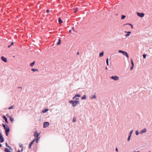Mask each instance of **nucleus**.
Instances as JSON below:
<instances>
[{"mask_svg":"<svg viewBox=\"0 0 152 152\" xmlns=\"http://www.w3.org/2000/svg\"><path fill=\"white\" fill-rule=\"evenodd\" d=\"M58 21L59 23H62V20H61V18H59L58 19Z\"/></svg>","mask_w":152,"mask_h":152,"instance_id":"aec40b11","label":"nucleus"},{"mask_svg":"<svg viewBox=\"0 0 152 152\" xmlns=\"http://www.w3.org/2000/svg\"><path fill=\"white\" fill-rule=\"evenodd\" d=\"M129 25L130 26H131V28H133V25L131 24H130V23H127V24H125L124 25V26L125 25Z\"/></svg>","mask_w":152,"mask_h":152,"instance_id":"b1692460","label":"nucleus"},{"mask_svg":"<svg viewBox=\"0 0 152 152\" xmlns=\"http://www.w3.org/2000/svg\"><path fill=\"white\" fill-rule=\"evenodd\" d=\"M151 152V151H149V152Z\"/></svg>","mask_w":152,"mask_h":152,"instance_id":"052dcab7","label":"nucleus"},{"mask_svg":"<svg viewBox=\"0 0 152 152\" xmlns=\"http://www.w3.org/2000/svg\"><path fill=\"white\" fill-rule=\"evenodd\" d=\"M39 138H36V142L37 143H38L39 142Z\"/></svg>","mask_w":152,"mask_h":152,"instance_id":"c85d7f7f","label":"nucleus"},{"mask_svg":"<svg viewBox=\"0 0 152 152\" xmlns=\"http://www.w3.org/2000/svg\"><path fill=\"white\" fill-rule=\"evenodd\" d=\"M72 29L74 30V27H72Z\"/></svg>","mask_w":152,"mask_h":152,"instance_id":"5fc2aeb1","label":"nucleus"},{"mask_svg":"<svg viewBox=\"0 0 152 152\" xmlns=\"http://www.w3.org/2000/svg\"><path fill=\"white\" fill-rule=\"evenodd\" d=\"M31 70L33 72L38 71V70L37 69H32Z\"/></svg>","mask_w":152,"mask_h":152,"instance_id":"f3484780","label":"nucleus"},{"mask_svg":"<svg viewBox=\"0 0 152 152\" xmlns=\"http://www.w3.org/2000/svg\"><path fill=\"white\" fill-rule=\"evenodd\" d=\"M50 125V124L48 122H44L43 124V127L44 128L47 127Z\"/></svg>","mask_w":152,"mask_h":152,"instance_id":"7ed1b4c3","label":"nucleus"},{"mask_svg":"<svg viewBox=\"0 0 152 152\" xmlns=\"http://www.w3.org/2000/svg\"><path fill=\"white\" fill-rule=\"evenodd\" d=\"M86 99V96L85 95H83V96L82 97L81 99Z\"/></svg>","mask_w":152,"mask_h":152,"instance_id":"a211bd4d","label":"nucleus"},{"mask_svg":"<svg viewBox=\"0 0 152 152\" xmlns=\"http://www.w3.org/2000/svg\"><path fill=\"white\" fill-rule=\"evenodd\" d=\"M1 60L5 62H7V58L5 57H4L3 56H2L1 57Z\"/></svg>","mask_w":152,"mask_h":152,"instance_id":"1a4fd4ad","label":"nucleus"},{"mask_svg":"<svg viewBox=\"0 0 152 152\" xmlns=\"http://www.w3.org/2000/svg\"><path fill=\"white\" fill-rule=\"evenodd\" d=\"M133 152H140L139 151H133Z\"/></svg>","mask_w":152,"mask_h":152,"instance_id":"864d4df0","label":"nucleus"},{"mask_svg":"<svg viewBox=\"0 0 152 152\" xmlns=\"http://www.w3.org/2000/svg\"><path fill=\"white\" fill-rule=\"evenodd\" d=\"M6 115L7 116V117H8L9 118L10 116H9L8 115V114H7Z\"/></svg>","mask_w":152,"mask_h":152,"instance_id":"09e8293b","label":"nucleus"},{"mask_svg":"<svg viewBox=\"0 0 152 152\" xmlns=\"http://www.w3.org/2000/svg\"><path fill=\"white\" fill-rule=\"evenodd\" d=\"M5 132V133H6V135L7 136H8V134L9 132Z\"/></svg>","mask_w":152,"mask_h":152,"instance_id":"c9c22d12","label":"nucleus"},{"mask_svg":"<svg viewBox=\"0 0 152 152\" xmlns=\"http://www.w3.org/2000/svg\"><path fill=\"white\" fill-rule=\"evenodd\" d=\"M137 15L140 17H143L144 15V14L143 13H139L137 12Z\"/></svg>","mask_w":152,"mask_h":152,"instance_id":"0eeeda50","label":"nucleus"},{"mask_svg":"<svg viewBox=\"0 0 152 152\" xmlns=\"http://www.w3.org/2000/svg\"><path fill=\"white\" fill-rule=\"evenodd\" d=\"M71 30H70L69 31V33H71Z\"/></svg>","mask_w":152,"mask_h":152,"instance_id":"603ef678","label":"nucleus"},{"mask_svg":"<svg viewBox=\"0 0 152 152\" xmlns=\"http://www.w3.org/2000/svg\"><path fill=\"white\" fill-rule=\"evenodd\" d=\"M23 151V149H22L21 150V151Z\"/></svg>","mask_w":152,"mask_h":152,"instance_id":"bf43d9fd","label":"nucleus"},{"mask_svg":"<svg viewBox=\"0 0 152 152\" xmlns=\"http://www.w3.org/2000/svg\"><path fill=\"white\" fill-rule=\"evenodd\" d=\"M39 134L40 133H38L37 131H36L34 133V136L35 137V138H38Z\"/></svg>","mask_w":152,"mask_h":152,"instance_id":"39448f33","label":"nucleus"},{"mask_svg":"<svg viewBox=\"0 0 152 152\" xmlns=\"http://www.w3.org/2000/svg\"><path fill=\"white\" fill-rule=\"evenodd\" d=\"M35 63V61H34L32 63H31L30 64V66H32L34 65Z\"/></svg>","mask_w":152,"mask_h":152,"instance_id":"412c9836","label":"nucleus"},{"mask_svg":"<svg viewBox=\"0 0 152 152\" xmlns=\"http://www.w3.org/2000/svg\"><path fill=\"white\" fill-rule=\"evenodd\" d=\"M14 44V42H12L11 43V44L10 45L11 46H12Z\"/></svg>","mask_w":152,"mask_h":152,"instance_id":"79ce46f5","label":"nucleus"},{"mask_svg":"<svg viewBox=\"0 0 152 152\" xmlns=\"http://www.w3.org/2000/svg\"><path fill=\"white\" fill-rule=\"evenodd\" d=\"M61 43V40L60 39H58V42H57V45H58L60 44Z\"/></svg>","mask_w":152,"mask_h":152,"instance_id":"5701e85b","label":"nucleus"},{"mask_svg":"<svg viewBox=\"0 0 152 152\" xmlns=\"http://www.w3.org/2000/svg\"><path fill=\"white\" fill-rule=\"evenodd\" d=\"M2 145L0 143V147H2Z\"/></svg>","mask_w":152,"mask_h":152,"instance_id":"8fccbe9b","label":"nucleus"},{"mask_svg":"<svg viewBox=\"0 0 152 152\" xmlns=\"http://www.w3.org/2000/svg\"><path fill=\"white\" fill-rule=\"evenodd\" d=\"M105 69H107V67H106V68H105Z\"/></svg>","mask_w":152,"mask_h":152,"instance_id":"13d9d810","label":"nucleus"},{"mask_svg":"<svg viewBox=\"0 0 152 152\" xmlns=\"http://www.w3.org/2000/svg\"><path fill=\"white\" fill-rule=\"evenodd\" d=\"M4 129L5 130V132H10V129L9 128V127L7 125H6V126L4 128Z\"/></svg>","mask_w":152,"mask_h":152,"instance_id":"6e6552de","label":"nucleus"},{"mask_svg":"<svg viewBox=\"0 0 152 152\" xmlns=\"http://www.w3.org/2000/svg\"><path fill=\"white\" fill-rule=\"evenodd\" d=\"M69 102L72 104L73 107L76 106L77 104H80L79 102L77 101L71 100L69 101Z\"/></svg>","mask_w":152,"mask_h":152,"instance_id":"f257e3e1","label":"nucleus"},{"mask_svg":"<svg viewBox=\"0 0 152 152\" xmlns=\"http://www.w3.org/2000/svg\"><path fill=\"white\" fill-rule=\"evenodd\" d=\"M4 141V139L2 136V134L0 132V142L2 143Z\"/></svg>","mask_w":152,"mask_h":152,"instance_id":"20e7f679","label":"nucleus"},{"mask_svg":"<svg viewBox=\"0 0 152 152\" xmlns=\"http://www.w3.org/2000/svg\"><path fill=\"white\" fill-rule=\"evenodd\" d=\"M91 99H96V96L95 95V94L93 96L91 97Z\"/></svg>","mask_w":152,"mask_h":152,"instance_id":"6ab92c4d","label":"nucleus"},{"mask_svg":"<svg viewBox=\"0 0 152 152\" xmlns=\"http://www.w3.org/2000/svg\"><path fill=\"white\" fill-rule=\"evenodd\" d=\"M17 152H19V150H18L17 151Z\"/></svg>","mask_w":152,"mask_h":152,"instance_id":"4d7b16f0","label":"nucleus"},{"mask_svg":"<svg viewBox=\"0 0 152 152\" xmlns=\"http://www.w3.org/2000/svg\"><path fill=\"white\" fill-rule=\"evenodd\" d=\"M104 55V52L100 53L99 54V56L101 57Z\"/></svg>","mask_w":152,"mask_h":152,"instance_id":"dca6fc26","label":"nucleus"},{"mask_svg":"<svg viewBox=\"0 0 152 152\" xmlns=\"http://www.w3.org/2000/svg\"><path fill=\"white\" fill-rule=\"evenodd\" d=\"M131 62L132 64V66L130 68V69L131 70H132L133 69V68L134 66V63L133 61V60L132 58L131 59Z\"/></svg>","mask_w":152,"mask_h":152,"instance_id":"9d476101","label":"nucleus"},{"mask_svg":"<svg viewBox=\"0 0 152 152\" xmlns=\"http://www.w3.org/2000/svg\"><path fill=\"white\" fill-rule=\"evenodd\" d=\"M85 152H86L85 151Z\"/></svg>","mask_w":152,"mask_h":152,"instance_id":"e2e57ef3","label":"nucleus"},{"mask_svg":"<svg viewBox=\"0 0 152 152\" xmlns=\"http://www.w3.org/2000/svg\"><path fill=\"white\" fill-rule=\"evenodd\" d=\"M132 132H133V130H132L129 132V135H130L131 136V134H132Z\"/></svg>","mask_w":152,"mask_h":152,"instance_id":"f704fd0d","label":"nucleus"},{"mask_svg":"<svg viewBox=\"0 0 152 152\" xmlns=\"http://www.w3.org/2000/svg\"><path fill=\"white\" fill-rule=\"evenodd\" d=\"M33 143L31 142L28 145L29 148H30L31 146L33 144Z\"/></svg>","mask_w":152,"mask_h":152,"instance_id":"a878e982","label":"nucleus"},{"mask_svg":"<svg viewBox=\"0 0 152 152\" xmlns=\"http://www.w3.org/2000/svg\"><path fill=\"white\" fill-rule=\"evenodd\" d=\"M2 126L4 128H5L6 126L5 124H2Z\"/></svg>","mask_w":152,"mask_h":152,"instance_id":"e433bc0d","label":"nucleus"},{"mask_svg":"<svg viewBox=\"0 0 152 152\" xmlns=\"http://www.w3.org/2000/svg\"><path fill=\"white\" fill-rule=\"evenodd\" d=\"M3 118L5 120L6 123L8 124V122L7 118V117L5 115H4L3 116Z\"/></svg>","mask_w":152,"mask_h":152,"instance_id":"f8f14e48","label":"nucleus"},{"mask_svg":"<svg viewBox=\"0 0 152 152\" xmlns=\"http://www.w3.org/2000/svg\"><path fill=\"white\" fill-rule=\"evenodd\" d=\"M125 33H127V34L125 35V36L126 37H127L128 36H129L130 34L131 33V31H128V32L125 31Z\"/></svg>","mask_w":152,"mask_h":152,"instance_id":"9b49d317","label":"nucleus"},{"mask_svg":"<svg viewBox=\"0 0 152 152\" xmlns=\"http://www.w3.org/2000/svg\"><path fill=\"white\" fill-rule=\"evenodd\" d=\"M19 152H20V151H19Z\"/></svg>","mask_w":152,"mask_h":152,"instance_id":"680f3d73","label":"nucleus"},{"mask_svg":"<svg viewBox=\"0 0 152 152\" xmlns=\"http://www.w3.org/2000/svg\"><path fill=\"white\" fill-rule=\"evenodd\" d=\"M76 121V118L75 117H74L73 118V120H72V122H75Z\"/></svg>","mask_w":152,"mask_h":152,"instance_id":"4be33fe9","label":"nucleus"},{"mask_svg":"<svg viewBox=\"0 0 152 152\" xmlns=\"http://www.w3.org/2000/svg\"><path fill=\"white\" fill-rule=\"evenodd\" d=\"M139 133L137 130L136 131L135 134L136 135H138L139 134Z\"/></svg>","mask_w":152,"mask_h":152,"instance_id":"72a5a7b5","label":"nucleus"},{"mask_svg":"<svg viewBox=\"0 0 152 152\" xmlns=\"http://www.w3.org/2000/svg\"><path fill=\"white\" fill-rule=\"evenodd\" d=\"M77 10H78V8H77L76 7V8H75V10L74 11V12L75 13H76L77 12Z\"/></svg>","mask_w":152,"mask_h":152,"instance_id":"4c0bfd02","label":"nucleus"},{"mask_svg":"<svg viewBox=\"0 0 152 152\" xmlns=\"http://www.w3.org/2000/svg\"><path fill=\"white\" fill-rule=\"evenodd\" d=\"M147 132V130L146 128H144L140 132V133L141 134H142L144 133H145L146 132Z\"/></svg>","mask_w":152,"mask_h":152,"instance_id":"423d86ee","label":"nucleus"},{"mask_svg":"<svg viewBox=\"0 0 152 152\" xmlns=\"http://www.w3.org/2000/svg\"><path fill=\"white\" fill-rule=\"evenodd\" d=\"M125 17H126V16L125 15H122L121 16V19H124L125 18Z\"/></svg>","mask_w":152,"mask_h":152,"instance_id":"7c9ffc66","label":"nucleus"},{"mask_svg":"<svg viewBox=\"0 0 152 152\" xmlns=\"http://www.w3.org/2000/svg\"><path fill=\"white\" fill-rule=\"evenodd\" d=\"M49 11H49V10H46V12H47V13H49Z\"/></svg>","mask_w":152,"mask_h":152,"instance_id":"37998d69","label":"nucleus"},{"mask_svg":"<svg viewBox=\"0 0 152 152\" xmlns=\"http://www.w3.org/2000/svg\"><path fill=\"white\" fill-rule=\"evenodd\" d=\"M13 108H14L13 106L12 105V106H11L10 107H9L8 109L9 110H10V109H12Z\"/></svg>","mask_w":152,"mask_h":152,"instance_id":"473e14b6","label":"nucleus"},{"mask_svg":"<svg viewBox=\"0 0 152 152\" xmlns=\"http://www.w3.org/2000/svg\"><path fill=\"white\" fill-rule=\"evenodd\" d=\"M5 145L7 147L9 148L10 149V150H12V148L10 146L7 144V142H6L5 143Z\"/></svg>","mask_w":152,"mask_h":152,"instance_id":"2eb2a0df","label":"nucleus"},{"mask_svg":"<svg viewBox=\"0 0 152 152\" xmlns=\"http://www.w3.org/2000/svg\"><path fill=\"white\" fill-rule=\"evenodd\" d=\"M124 55L125 56L127 57V58H129V56L128 54L126 52L125 54H124Z\"/></svg>","mask_w":152,"mask_h":152,"instance_id":"393cba45","label":"nucleus"},{"mask_svg":"<svg viewBox=\"0 0 152 152\" xmlns=\"http://www.w3.org/2000/svg\"><path fill=\"white\" fill-rule=\"evenodd\" d=\"M115 151H117V152L118 151V149L117 148H115Z\"/></svg>","mask_w":152,"mask_h":152,"instance_id":"c03bdc74","label":"nucleus"},{"mask_svg":"<svg viewBox=\"0 0 152 152\" xmlns=\"http://www.w3.org/2000/svg\"><path fill=\"white\" fill-rule=\"evenodd\" d=\"M75 95V96L78 97H80L81 96V95H80L78 94H76Z\"/></svg>","mask_w":152,"mask_h":152,"instance_id":"cd10ccee","label":"nucleus"},{"mask_svg":"<svg viewBox=\"0 0 152 152\" xmlns=\"http://www.w3.org/2000/svg\"><path fill=\"white\" fill-rule=\"evenodd\" d=\"M118 52L120 53H122L123 55H124V54H125L126 53V52L125 51H124L122 50H118Z\"/></svg>","mask_w":152,"mask_h":152,"instance_id":"ddd939ff","label":"nucleus"},{"mask_svg":"<svg viewBox=\"0 0 152 152\" xmlns=\"http://www.w3.org/2000/svg\"><path fill=\"white\" fill-rule=\"evenodd\" d=\"M20 88L21 89H22V87H20Z\"/></svg>","mask_w":152,"mask_h":152,"instance_id":"6e6d98bb","label":"nucleus"},{"mask_svg":"<svg viewBox=\"0 0 152 152\" xmlns=\"http://www.w3.org/2000/svg\"><path fill=\"white\" fill-rule=\"evenodd\" d=\"M36 140V138H35L32 141H31V142H32L33 143V142L35 141Z\"/></svg>","mask_w":152,"mask_h":152,"instance_id":"a19ab883","label":"nucleus"},{"mask_svg":"<svg viewBox=\"0 0 152 152\" xmlns=\"http://www.w3.org/2000/svg\"><path fill=\"white\" fill-rule=\"evenodd\" d=\"M146 55H145V54H143L142 55V56L144 58H146Z\"/></svg>","mask_w":152,"mask_h":152,"instance_id":"58836bf2","label":"nucleus"},{"mask_svg":"<svg viewBox=\"0 0 152 152\" xmlns=\"http://www.w3.org/2000/svg\"><path fill=\"white\" fill-rule=\"evenodd\" d=\"M110 78L115 81H117L119 80V77L116 75L112 76L110 77Z\"/></svg>","mask_w":152,"mask_h":152,"instance_id":"f03ea898","label":"nucleus"},{"mask_svg":"<svg viewBox=\"0 0 152 152\" xmlns=\"http://www.w3.org/2000/svg\"><path fill=\"white\" fill-rule=\"evenodd\" d=\"M76 97V96H75H75H74L73 98H72V99H74Z\"/></svg>","mask_w":152,"mask_h":152,"instance_id":"49530a36","label":"nucleus"},{"mask_svg":"<svg viewBox=\"0 0 152 152\" xmlns=\"http://www.w3.org/2000/svg\"><path fill=\"white\" fill-rule=\"evenodd\" d=\"M49 110L48 108H45L42 111V113H45L47 112Z\"/></svg>","mask_w":152,"mask_h":152,"instance_id":"4468645a","label":"nucleus"},{"mask_svg":"<svg viewBox=\"0 0 152 152\" xmlns=\"http://www.w3.org/2000/svg\"><path fill=\"white\" fill-rule=\"evenodd\" d=\"M23 147V146H22V145H20V147Z\"/></svg>","mask_w":152,"mask_h":152,"instance_id":"de8ad7c7","label":"nucleus"},{"mask_svg":"<svg viewBox=\"0 0 152 152\" xmlns=\"http://www.w3.org/2000/svg\"><path fill=\"white\" fill-rule=\"evenodd\" d=\"M131 137V136H130V135H129L128 137V138H127V141H129L130 140V137Z\"/></svg>","mask_w":152,"mask_h":152,"instance_id":"c756f323","label":"nucleus"},{"mask_svg":"<svg viewBox=\"0 0 152 152\" xmlns=\"http://www.w3.org/2000/svg\"><path fill=\"white\" fill-rule=\"evenodd\" d=\"M77 101L78 102H79V99L78 98H76L75 99V100Z\"/></svg>","mask_w":152,"mask_h":152,"instance_id":"ea45409f","label":"nucleus"},{"mask_svg":"<svg viewBox=\"0 0 152 152\" xmlns=\"http://www.w3.org/2000/svg\"><path fill=\"white\" fill-rule=\"evenodd\" d=\"M11 46L10 45H8V46L7 47H8V48H10L11 47Z\"/></svg>","mask_w":152,"mask_h":152,"instance_id":"a18cd8bd","label":"nucleus"},{"mask_svg":"<svg viewBox=\"0 0 152 152\" xmlns=\"http://www.w3.org/2000/svg\"><path fill=\"white\" fill-rule=\"evenodd\" d=\"M108 61H109V59H108V58H107V59H106V63H107V65L108 66H109Z\"/></svg>","mask_w":152,"mask_h":152,"instance_id":"bb28decb","label":"nucleus"},{"mask_svg":"<svg viewBox=\"0 0 152 152\" xmlns=\"http://www.w3.org/2000/svg\"><path fill=\"white\" fill-rule=\"evenodd\" d=\"M77 55H79V52H77Z\"/></svg>","mask_w":152,"mask_h":152,"instance_id":"3c124183","label":"nucleus"},{"mask_svg":"<svg viewBox=\"0 0 152 152\" xmlns=\"http://www.w3.org/2000/svg\"><path fill=\"white\" fill-rule=\"evenodd\" d=\"M9 118L10 119V120L12 121V122L13 121H14L13 118H12L11 116L9 117Z\"/></svg>","mask_w":152,"mask_h":152,"instance_id":"2f4dec72","label":"nucleus"}]
</instances>
